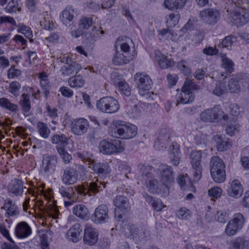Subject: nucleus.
I'll use <instances>...</instances> for the list:
<instances>
[{"mask_svg":"<svg viewBox=\"0 0 249 249\" xmlns=\"http://www.w3.org/2000/svg\"><path fill=\"white\" fill-rule=\"evenodd\" d=\"M93 173H90L88 181L83 186L65 187L61 186L59 188V193L63 197L72 199L75 202L78 199H81L83 196L88 195L94 196L103 188L105 187L104 182L99 181L96 177L93 178Z\"/></svg>","mask_w":249,"mask_h":249,"instance_id":"obj_1","label":"nucleus"},{"mask_svg":"<svg viewBox=\"0 0 249 249\" xmlns=\"http://www.w3.org/2000/svg\"><path fill=\"white\" fill-rule=\"evenodd\" d=\"M137 134V127L132 124H126L124 122L115 120L113 122L110 131V135L114 138L122 139H130Z\"/></svg>","mask_w":249,"mask_h":249,"instance_id":"obj_2","label":"nucleus"},{"mask_svg":"<svg viewBox=\"0 0 249 249\" xmlns=\"http://www.w3.org/2000/svg\"><path fill=\"white\" fill-rule=\"evenodd\" d=\"M230 117L229 115H224V112L219 106L206 109L200 114L201 119L206 122H217L221 119L228 121V119Z\"/></svg>","mask_w":249,"mask_h":249,"instance_id":"obj_3","label":"nucleus"},{"mask_svg":"<svg viewBox=\"0 0 249 249\" xmlns=\"http://www.w3.org/2000/svg\"><path fill=\"white\" fill-rule=\"evenodd\" d=\"M202 154L201 150H193L189 155L190 162L194 170V181H198L202 177V167L201 164Z\"/></svg>","mask_w":249,"mask_h":249,"instance_id":"obj_4","label":"nucleus"},{"mask_svg":"<svg viewBox=\"0 0 249 249\" xmlns=\"http://www.w3.org/2000/svg\"><path fill=\"white\" fill-rule=\"evenodd\" d=\"M99 149L104 154L120 153L124 151V144L119 140H114L111 142L103 140L99 143Z\"/></svg>","mask_w":249,"mask_h":249,"instance_id":"obj_5","label":"nucleus"},{"mask_svg":"<svg viewBox=\"0 0 249 249\" xmlns=\"http://www.w3.org/2000/svg\"><path fill=\"white\" fill-rule=\"evenodd\" d=\"M135 79L140 94L146 98L150 97L149 90L151 88L152 81L149 76L142 73H137L135 75Z\"/></svg>","mask_w":249,"mask_h":249,"instance_id":"obj_6","label":"nucleus"},{"mask_svg":"<svg viewBox=\"0 0 249 249\" xmlns=\"http://www.w3.org/2000/svg\"><path fill=\"white\" fill-rule=\"evenodd\" d=\"M79 170L84 172L85 168L83 165L75 163L66 168L62 176L63 182L66 185L74 184L77 181Z\"/></svg>","mask_w":249,"mask_h":249,"instance_id":"obj_7","label":"nucleus"},{"mask_svg":"<svg viewBox=\"0 0 249 249\" xmlns=\"http://www.w3.org/2000/svg\"><path fill=\"white\" fill-rule=\"evenodd\" d=\"M159 181L164 185H171L174 182V173L171 166L161 164L156 169Z\"/></svg>","mask_w":249,"mask_h":249,"instance_id":"obj_8","label":"nucleus"},{"mask_svg":"<svg viewBox=\"0 0 249 249\" xmlns=\"http://www.w3.org/2000/svg\"><path fill=\"white\" fill-rule=\"evenodd\" d=\"M199 16L200 20L210 25H214L220 18V12L213 8L204 9L200 11Z\"/></svg>","mask_w":249,"mask_h":249,"instance_id":"obj_9","label":"nucleus"},{"mask_svg":"<svg viewBox=\"0 0 249 249\" xmlns=\"http://www.w3.org/2000/svg\"><path fill=\"white\" fill-rule=\"evenodd\" d=\"M89 127V121L84 118H80L73 120L71 124L72 133L77 136H82L88 132Z\"/></svg>","mask_w":249,"mask_h":249,"instance_id":"obj_10","label":"nucleus"},{"mask_svg":"<svg viewBox=\"0 0 249 249\" xmlns=\"http://www.w3.org/2000/svg\"><path fill=\"white\" fill-rule=\"evenodd\" d=\"M108 213L109 211L107 205L105 204L99 205L91 215V219L94 223L97 224L104 223L109 218Z\"/></svg>","mask_w":249,"mask_h":249,"instance_id":"obj_11","label":"nucleus"},{"mask_svg":"<svg viewBox=\"0 0 249 249\" xmlns=\"http://www.w3.org/2000/svg\"><path fill=\"white\" fill-rule=\"evenodd\" d=\"M62 61L66 64L63 66L60 71L64 76H68L74 72L76 74L82 69L81 66L75 61H71L70 57L63 58Z\"/></svg>","mask_w":249,"mask_h":249,"instance_id":"obj_12","label":"nucleus"},{"mask_svg":"<svg viewBox=\"0 0 249 249\" xmlns=\"http://www.w3.org/2000/svg\"><path fill=\"white\" fill-rule=\"evenodd\" d=\"M146 229L143 225L138 226L128 224L124 231L125 235L128 237L140 239L145 237Z\"/></svg>","mask_w":249,"mask_h":249,"instance_id":"obj_13","label":"nucleus"},{"mask_svg":"<svg viewBox=\"0 0 249 249\" xmlns=\"http://www.w3.org/2000/svg\"><path fill=\"white\" fill-rule=\"evenodd\" d=\"M57 158L55 156L44 155L42 160V170L48 175L52 174L55 169Z\"/></svg>","mask_w":249,"mask_h":249,"instance_id":"obj_14","label":"nucleus"},{"mask_svg":"<svg viewBox=\"0 0 249 249\" xmlns=\"http://www.w3.org/2000/svg\"><path fill=\"white\" fill-rule=\"evenodd\" d=\"M98 236V233L97 230L91 226L86 225L83 237L84 243L89 245H93L97 242Z\"/></svg>","mask_w":249,"mask_h":249,"instance_id":"obj_15","label":"nucleus"},{"mask_svg":"<svg viewBox=\"0 0 249 249\" xmlns=\"http://www.w3.org/2000/svg\"><path fill=\"white\" fill-rule=\"evenodd\" d=\"M82 231L81 225L76 223L68 230L66 233V237L69 241L77 243L82 238Z\"/></svg>","mask_w":249,"mask_h":249,"instance_id":"obj_16","label":"nucleus"},{"mask_svg":"<svg viewBox=\"0 0 249 249\" xmlns=\"http://www.w3.org/2000/svg\"><path fill=\"white\" fill-rule=\"evenodd\" d=\"M233 23L237 26H242L249 21V10L241 8L232 16Z\"/></svg>","mask_w":249,"mask_h":249,"instance_id":"obj_17","label":"nucleus"},{"mask_svg":"<svg viewBox=\"0 0 249 249\" xmlns=\"http://www.w3.org/2000/svg\"><path fill=\"white\" fill-rule=\"evenodd\" d=\"M92 168L94 172L97 174L99 177L101 178H105L111 172V168L109 164L107 162H98L91 164Z\"/></svg>","mask_w":249,"mask_h":249,"instance_id":"obj_18","label":"nucleus"},{"mask_svg":"<svg viewBox=\"0 0 249 249\" xmlns=\"http://www.w3.org/2000/svg\"><path fill=\"white\" fill-rule=\"evenodd\" d=\"M75 14L74 9L71 6H67L61 12L60 16L63 24L66 26L71 25Z\"/></svg>","mask_w":249,"mask_h":249,"instance_id":"obj_19","label":"nucleus"},{"mask_svg":"<svg viewBox=\"0 0 249 249\" xmlns=\"http://www.w3.org/2000/svg\"><path fill=\"white\" fill-rule=\"evenodd\" d=\"M1 209L6 211L5 216L10 217L15 216L19 214V210L15 203L11 199H6Z\"/></svg>","mask_w":249,"mask_h":249,"instance_id":"obj_20","label":"nucleus"},{"mask_svg":"<svg viewBox=\"0 0 249 249\" xmlns=\"http://www.w3.org/2000/svg\"><path fill=\"white\" fill-rule=\"evenodd\" d=\"M243 192V187L240 182L237 179H234L231 183V186L227 190V194L230 196L239 198Z\"/></svg>","mask_w":249,"mask_h":249,"instance_id":"obj_21","label":"nucleus"},{"mask_svg":"<svg viewBox=\"0 0 249 249\" xmlns=\"http://www.w3.org/2000/svg\"><path fill=\"white\" fill-rule=\"evenodd\" d=\"M15 233L18 238H26L31 234L32 230L27 223L22 221L17 225L15 228Z\"/></svg>","mask_w":249,"mask_h":249,"instance_id":"obj_22","label":"nucleus"},{"mask_svg":"<svg viewBox=\"0 0 249 249\" xmlns=\"http://www.w3.org/2000/svg\"><path fill=\"white\" fill-rule=\"evenodd\" d=\"M52 142L56 145L57 151H62L68 145L69 140L68 137L64 134H56L51 137Z\"/></svg>","mask_w":249,"mask_h":249,"instance_id":"obj_23","label":"nucleus"},{"mask_svg":"<svg viewBox=\"0 0 249 249\" xmlns=\"http://www.w3.org/2000/svg\"><path fill=\"white\" fill-rule=\"evenodd\" d=\"M23 183L19 179H15L12 180L8 186V192L16 196H21L23 192Z\"/></svg>","mask_w":249,"mask_h":249,"instance_id":"obj_24","label":"nucleus"},{"mask_svg":"<svg viewBox=\"0 0 249 249\" xmlns=\"http://www.w3.org/2000/svg\"><path fill=\"white\" fill-rule=\"evenodd\" d=\"M195 99V95L192 92L184 90L182 88L181 92L176 95L177 105L179 104H189L192 103Z\"/></svg>","mask_w":249,"mask_h":249,"instance_id":"obj_25","label":"nucleus"},{"mask_svg":"<svg viewBox=\"0 0 249 249\" xmlns=\"http://www.w3.org/2000/svg\"><path fill=\"white\" fill-rule=\"evenodd\" d=\"M116 209L122 212L128 211L130 209V205L127 198L124 196L118 195L114 198L113 201Z\"/></svg>","mask_w":249,"mask_h":249,"instance_id":"obj_26","label":"nucleus"},{"mask_svg":"<svg viewBox=\"0 0 249 249\" xmlns=\"http://www.w3.org/2000/svg\"><path fill=\"white\" fill-rule=\"evenodd\" d=\"M179 145L173 143L169 147V157L171 163L174 166H178L180 161V151Z\"/></svg>","mask_w":249,"mask_h":249,"instance_id":"obj_27","label":"nucleus"},{"mask_svg":"<svg viewBox=\"0 0 249 249\" xmlns=\"http://www.w3.org/2000/svg\"><path fill=\"white\" fill-rule=\"evenodd\" d=\"M241 74L230 79L228 83V89L231 93L238 94L242 89L241 84Z\"/></svg>","mask_w":249,"mask_h":249,"instance_id":"obj_28","label":"nucleus"},{"mask_svg":"<svg viewBox=\"0 0 249 249\" xmlns=\"http://www.w3.org/2000/svg\"><path fill=\"white\" fill-rule=\"evenodd\" d=\"M155 57L159 65L162 68L167 69L174 65V62L172 59L168 58L167 56L162 54L158 50L155 51Z\"/></svg>","mask_w":249,"mask_h":249,"instance_id":"obj_29","label":"nucleus"},{"mask_svg":"<svg viewBox=\"0 0 249 249\" xmlns=\"http://www.w3.org/2000/svg\"><path fill=\"white\" fill-rule=\"evenodd\" d=\"M169 138V134L166 129H162L159 137L155 141L154 146L159 151H162L166 147V142Z\"/></svg>","mask_w":249,"mask_h":249,"instance_id":"obj_30","label":"nucleus"},{"mask_svg":"<svg viewBox=\"0 0 249 249\" xmlns=\"http://www.w3.org/2000/svg\"><path fill=\"white\" fill-rule=\"evenodd\" d=\"M220 56L221 57L222 65L226 71V73H223L221 74L222 76L221 79H224L227 77L228 72L231 73L233 71L234 64L231 59L226 56L225 54L221 53Z\"/></svg>","mask_w":249,"mask_h":249,"instance_id":"obj_31","label":"nucleus"},{"mask_svg":"<svg viewBox=\"0 0 249 249\" xmlns=\"http://www.w3.org/2000/svg\"><path fill=\"white\" fill-rule=\"evenodd\" d=\"M230 249H249V240L243 236L236 237L231 242Z\"/></svg>","mask_w":249,"mask_h":249,"instance_id":"obj_32","label":"nucleus"},{"mask_svg":"<svg viewBox=\"0 0 249 249\" xmlns=\"http://www.w3.org/2000/svg\"><path fill=\"white\" fill-rule=\"evenodd\" d=\"M186 0H164V6L169 10L181 9L184 6Z\"/></svg>","mask_w":249,"mask_h":249,"instance_id":"obj_33","label":"nucleus"},{"mask_svg":"<svg viewBox=\"0 0 249 249\" xmlns=\"http://www.w3.org/2000/svg\"><path fill=\"white\" fill-rule=\"evenodd\" d=\"M143 180L144 181L146 189L150 193H155L158 192V181L154 178L152 175L148 176Z\"/></svg>","mask_w":249,"mask_h":249,"instance_id":"obj_34","label":"nucleus"},{"mask_svg":"<svg viewBox=\"0 0 249 249\" xmlns=\"http://www.w3.org/2000/svg\"><path fill=\"white\" fill-rule=\"evenodd\" d=\"M69 86L74 89H79L83 87L85 83V80L80 74H76L70 77L68 80Z\"/></svg>","mask_w":249,"mask_h":249,"instance_id":"obj_35","label":"nucleus"},{"mask_svg":"<svg viewBox=\"0 0 249 249\" xmlns=\"http://www.w3.org/2000/svg\"><path fill=\"white\" fill-rule=\"evenodd\" d=\"M73 212L77 217L82 219L87 220L89 218L88 208L83 205H78L73 208Z\"/></svg>","mask_w":249,"mask_h":249,"instance_id":"obj_36","label":"nucleus"},{"mask_svg":"<svg viewBox=\"0 0 249 249\" xmlns=\"http://www.w3.org/2000/svg\"><path fill=\"white\" fill-rule=\"evenodd\" d=\"M210 172H215L217 169L225 168V165L223 160L217 156H213L210 161Z\"/></svg>","mask_w":249,"mask_h":249,"instance_id":"obj_37","label":"nucleus"},{"mask_svg":"<svg viewBox=\"0 0 249 249\" xmlns=\"http://www.w3.org/2000/svg\"><path fill=\"white\" fill-rule=\"evenodd\" d=\"M133 59L132 56L124 55L117 52L112 59L113 63L115 65H121L128 63Z\"/></svg>","mask_w":249,"mask_h":249,"instance_id":"obj_38","label":"nucleus"},{"mask_svg":"<svg viewBox=\"0 0 249 249\" xmlns=\"http://www.w3.org/2000/svg\"><path fill=\"white\" fill-rule=\"evenodd\" d=\"M39 77L40 78V84L42 88V93L45 98L47 99L50 90V86L47 76L45 73H41L40 74Z\"/></svg>","mask_w":249,"mask_h":249,"instance_id":"obj_39","label":"nucleus"},{"mask_svg":"<svg viewBox=\"0 0 249 249\" xmlns=\"http://www.w3.org/2000/svg\"><path fill=\"white\" fill-rule=\"evenodd\" d=\"M214 140L216 141V147L219 151H224L231 146V142L230 141L222 139L221 137L219 136H215Z\"/></svg>","mask_w":249,"mask_h":249,"instance_id":"obj_40","label":"nucleus"},{"mask_svg":"<svg viewBox=\"0 0 249 249\" xmlns=\"http://www.w3.org/2000/svg\"><path fill=\"white\" fill-rule=\"evenodd\" d=\"M75 156L84 162H88L91 165L94 162L93 155L89 151H78L75 153Z\"/></svg>","mask_w":249,"mask_h":249,"instance_id":"obj_41","label":"nucleus"},{"mask_svg":"<svg viewBox=\"0 0 249 249\" xmlns=\"http://www.w3.org/2000/svg\"><path fill=\"white\" fill-rule=\"evenodd\" d=\"M0 106L11 112H16L18 109L17 105L12 103L8 98L5 97L0 98Z\"/></svg>","mask_w":249,"mask_h":249,"instance_id":"obj_42","label":"nucleus"},{"mask_svg":"<svg viewBox=\"0 0 249 249\" xmlns=\"http://www.w3.org/2000/svg\"><path fill=\"white\" fill-rule=\"evenodd\" d=\"M211 177L213 181L216 183H222L226 179V172L225 169H219L215 172H210Z\"/></svg>","mask_w":249,"mask_h":249,"instance_id":"obj_43","label":"nucleus"},{"mask_svg":"<svg viewBox=\"0 0 249 249\" xmlns=\"http://www.w3.org/2000/svg\"><path fill=\"white\" fill-rule=\"evenodd\" d=\"M229 109L230 113L227 115H229L231 117L228 119V121L233 122L235 123L236 117L240 114V107L236 104H231L229 107ZM224 115L226 114L224 113Z\"/></svg>","mask_w":249,"mask_h":249,"instance_id":"obj_44","label":"nucleus"},{"mask_svg":"<svg viewBox=\"0 0 249 249\" xmlns=\"http://www.w3.org/2000/svg\"><path fill=\"white\" fill-rule=\"evenodd\" d=\"M107 113H113L117 112L119 108L120 105L117 100L111 97H108Z\"/></svg>","mask_w":249,"mask_h":249,"instance_id":"obj_45","label":"nucleus"},{"mask_svg":"<svg viewBox=\"0 0 249 249\" xmlns=\"http://www.w3.org/2000/svg\"><path fill=\"white\" fill-rule=\"evenodd\" d=\"M37 127L40 135L43 138L47 139L49 137L50 130L45 123L38 122L37 124Z\"/></svg>","mask_w":249,"mask_h":249,"instance_id":"obj_46","label":"nucleus"},{"mask_svg":"<svg viewBox=\"0 0 249 249\" xmlns=\"http://www.w3.org/2000/svg\"><path fill=\"white\" fill-rule=\"evenodd\" d=\"M19 104L24 112H27L30 110L31 103L29 95L27 94L23 93L21 95Z\"/></svg>","mask_w":249,"mask_h":249,"instance_id":"obj_47","label":"nucleus"},{"mask_svg":"<svg viewBox=\"0 0 249 249\" xmlns=\"http://www.w3.org/2000/svg\"><path fill=\"white\" fill-rule=\"evenodd\" d=\"M42 206H43L42 204H41V206H38V208L39 211L43 213V214L46 213V214L53 219H56L58 217L59 211L56 208L46 209L45 208L42 207Z\"/></svg>","mask_w":249,"mask_h":249,"instance_id":"obj_48","label":"nucleus"},{"mask_svg":"<svg viewBox=\"0 0 249 249\" xmlns=\"http://www.w3.org/2000/svg\"><path fill=\"white\" fill-rule=\"evenodd\" d=\"M230 221L241 230L244 226L245 219L241 213H237L234 214L233 218Z\"/></svg>","mask_w":249,"mask_h":249,"instance_id":"obj_49","label":"nucleus"},{"mask_svg":"<svg viewBox=\"0 0 249 249\" xmlns=\"http://www.w3.org/2000/svg\"><path fill=\"white\" fill-rule=\"evenodd\" d=\"M184 90H188L189 92L198 91L200 89L199 86L196 84L192 80L186 79L183 87Z\"/></svg>","mask_w":249,"mask_h":249,"instance_id":"obj_50","label":"nucleus"},{"mask_svg":"<svg viewBox=\"0 0 249 249\" xmlns=\"http://www.w3.org/2000/svg\"><path fill=\"white\" fill-rule=\"evenodd\" d=\"M108 101V96L105 97L100 99L97 102L96 108L100 111L107 113V102Z\"/></svg>","mask_w":249,"mask_h":249,"instance_id":"obj_51","label":"nucleus"},{"mask_svg":"<svg viewBox=\"0 0 249 249\" xmlns=\"http://www.w3.org/2000/svg\"><path fill=\"white\" fill-rule=\"evenodd\" d=\"M78 24L80 28L88 30L90 27H92V19L89 17H82Z\"/></svg>","mask_w":249,"mask_h":249,"instance_id":"obj_52","label":"nucleus"},{"mask_svg":"<svg viewBox=\"0 0 249 249\" xmlns=\"http://www.w3.org/2000/svg\"><path fill=\"white\" fill-rule=\"evenodd\" d=\"M21 89V84L17 81H13L10 83L8 91L14 96L17 97L19 94V90Z\"/></svg>","mask_w":249,"mask_h":249,"instance_id":"obj_53","label":"nucleus"},{"mask_svg":"<svg viewBox=\"0 0 249 249\" xmlns=\"http://www.w3.org/2000/svg\"><path fill=\"white\" fill-rule=\"evenodd\" d=\"M180 18V15L178 13H172L167 18L166 23L168 26L173 27L176 25Z\"/></svg>","mask_w":249,"mask_h":249,"instance_id":"obj_54","label":"nucleus"},{"mask_svg":"<svg viewBox=\"0 0 249 249\" xmlns=\"http://www.w3.org/2000/svg\"><path fill=\"white\" fill-rule=\"evenodd\" d=\"M240 230L239 228L230 220L226 227L225 233L228 236H231L234 235Z\"/></svg>","mask_w":249,"mask_h":249,"instance_id":"obj_55","label":"nucleus"},{"mask_svg":"<svg viewBox=\"0 0 249 249\" xmlns=\"http://www.w3.org/2000/svg\"><path fill=\"white\" fill-rule=\"evenodd\" d=\"M227 87L224 83H219L217 84L213 90V93L218 96L228 92Z\"/></svg>","mask_w":249,"mask_h":249,"instance_id":"obj_56","label":"nucleus"},{"mask_svg":"<svg viewBox=\"0 0 249 249\" xmlns=\"http://www.w3.org/2000/svg\"><path fill=\"white\" fill-rule=\"evenodd\" d=\"M139 167L140 173L143 176V179L152 175L150 172L152 170L151 166L141 164L139 165Z\"/></svg>","mask_w":249,"mask_h":249,"instance_id":"obj_57","label":"nucleus"},{"mask_svg":"<svg viewBox=\"0 0 249 249\" xmlns=\"http://www.w3.org/2000/svg\"><path fill=\"white\" fill-rule=\"evenodd\" d=\"M178 217L181 219H187L191 215L190 211L185 207H182L179 209L177 213Z\"/></svg>","mask_w":249,"mask_h":249,"instance_id":"obj_58","label":"nucleus"},{"mask_svg":"<svg viewBox=\"0 0 249 249\" xmlns=\"http://www.w3.org/2000/svg\"><path fill=\"white\" fill-rule=\"evenodd\" d=\"M118 85L120 90L123 94L126 96L130 95V88L126 82L122 81Z\"/></svg>","mask_w":249,"mask_h":249,"instance_id":"obj_59","label":"nucleus"},{"mask_svg":"<svg viewBox=\"0 0 249 249\" xmlns=\"http://www.w3.org/2000/svg\"><path fill=\"white\" fill-rule=\"evenodd\" d=\"M241 78L243 90L249 93V74H241Z\"/></svg>","mask_w":249,"mask_h":249,"instance_id":"obj_60","label":"nucleus"},{"mask_svg":"<svg viewBox=\"0 0 249 249\" xmlns=\"http://www.w3.org/2000/svg\"><path fill=\"white\" fill-rule=\"evenodd\" d=\"M40 24L45 30H52L54 28L53 22L48 18H44L40 21Z\"/></svg>","mask_w":249,"mask_h":249,"instance_id":"obj_61","label":"nucleus"},{"mask_svg":"<svg viewBox=\"0 0 249 249\" xmlns=\"http://www.w3.org/2000/svg\"><path fill=\"white\" fill-rule=\"evenodd\" d=\"M222 193V190L220 187L217 186H214L210 189L208 191L209 195L214 198L219 197Z\"/></svg>","mask_w":249,"mask_h":249,"instance_id":"obj_62","label":"nucleus"},{"mask_svg":"<svg viewBox=\"0 0 249 249\" xmlns=\"http://www.w3.org/2000/svg\"><path fill=\"white\" fill-rule=\"evenodd\" d=\"M18 32L24 34L27 38L29 39L31 38L33 36L30 29L25 25L19 26Z\"/></svg>","mask_w":249,"mask_h":249,"instance_id":"obj_63","label":"nucleus"},{"mask_svg":"<svg viewBox=\"0 0 249 249\" xmlns=\"http://www.w3.org/2000/svg\"><path fill=\"white\" fill-rule=\"evenodd\" d=\"M185 60H182L178 63V67L185 75H188L190 73V70L187 66Z\"/></svg>","mask_w":249,"mask_h":249,"instance_id":"obj_64","label":"nucleus"}]
</instances>
